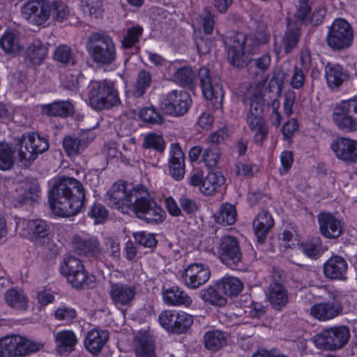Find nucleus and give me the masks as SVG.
<instances>
[{
	"label": "nucleus",
	"mask_w": 357,
	"mask_h": 357,
	"mask_svg": "<svg viewBox=\"0 0 357 357\" xmlns=\"http://www.w3.org/2000/svg\"><path fill=\"white\" fill-rule=\"evenodd\" d=\"M105 200L118 209L127 206L138 218L149 224L162 222L165 217V211L143 185L128 190L123 183H115L106 193Z\"/></svg>",
	"instance_id": "obj_1"
},
{
	"label": "nucleus",
	"mask_w": 357,
	"mask_h": 357,
	"mask_svg": "<svg viewBox=\"0 0 357 357\" xmlns=\"http://www.w3.org/2000/svg\"><path fill=\"white\" fill-rule=\"evenodd\" d=\"M49 204L59 217H71L79 213L85 202V190L82 183L72 177H61L49 193Z\"/></svg>",
	"instance_id": "obj_2"
},
{
	"label": "nucleus",
	"mask_w": 357,
	"mask_h": 357,
	"mask_svg": "<svg viewBox=\"0 0 357 357\" xmlns=\"http://www.w3.org/2000/svg\"><path fill=\"white\" fill-rule=\"evenodd\" d=\"M86 47L92 61L99 66L111 65L116 59L114 42L106 33L93 32L87 37Z\"/></svg>",
	"instance_id": "obj_3"
},
{
	"label": "nucleus",
	"mask_w": 357,
	"mask_h": 357,
	"mask_svg": "<svg viewBox=\"0 0 357 357\" xmlns=\"http://www.w3.org/2000/svg\"><path fill=\"white\" fill-rule=\"evenodd\" d=\"M90 106L96 110L109 109L120 105L121 100L113 82L91 80L88 86Z\"/></svg>",
	"instance_id": "obj_4"
},
{
	"label": "nucleus",
	"mask_w": 357,
	"mask_h": 357,
	"mask_svg": "<svg viewBox=\"0 0 357 357\" xmlns=\"http://www.w3.org/2000/svg\"><path fill=\"white\" fill-rule=\"evenodd\" d=\"M17 160L23 167H29L39 154L49 148L47 139L36 132H26L22 135L17 144Z\"/></svg>",
	"instance_id": "obj_5"
},
{
	"label": "nucleus",
	"mask_w": 357,
	"mask_h": 357,
	"mask_svg": "<svg viewBox=\"0 0 357 357\" xmlns=\"http://www.w3.org/2000/svg\"><path fill=\"white\" fill-rule=\"evenodd\" d=\"M331 119L343 132L357 131V98L342 100L333 106Z\"/></svg>",
	"instance_id": "obj_6"
},
{
	"label": "nucleus",
	"mask_w": 357,
	"mask_h": 357,
	"mask_svg": "<svg viewBox=\"0 0 357 357\" xmlns=\"http://www.w3.org/2000/svg\"><path fill=\"white\" fill-rule=\"evenodd\" d=\"M60 269L61 274L74 288H90L94 282V278L87 275L82 261L73 256H65Z\"/></svg>",
	"instance_id": "obj_7"
},
{
	"label": "nucleus",
	"mask_w": 357,
	"mask_h": 357,
	"mask_svg": "<svg viewBox=\"0 0 357 357\" xmlns=\"http://www.w3.org/2000/svg\"><path fill=\"white\" fill-rule=\"evenodd\" d=\"M350 338V330L347 326L327 328L314 337L317 348L326 351H336L344 347Z\"/></svg>",
	"instance_id": "obj_8"
},
{
	"label": "nucleus",
	"mask_w": 357,
	"mask_h": 357,
	"mask_svg": "<svg viewBox=\"0 0 357 357\" xmlns=\"http://www.w3.org/2000/svg\"><path fill=\"white\" fill-rule=\"evenodd\" d=\"M43 344L17 335H8L0 338V357H17L36 352Z\"/></svg>",
	"instance_id": "obj_9"
},
{
	"label": "nucleus",
	"mask_w": 357,
	"mask_h": 357,
	"mask_svg": "<svg viewBox=\"0 0 357 357\" xmlns=\"http://www.w3.org/2000/svg\"><path fill=\"white\" fill-rule=\"evenodd\" d=\"M354 40V32L351 24L343 18L335 19L328 27L326 41L334 50L349 47Z\"/></svg>",
	"instance_id": "obj_10"
},
{
	"label": "nucleus",
	"mask_w": 357,
	"mask_h": 357,
	"mask_svg": "<svg viewBox=\"0 0 357 357\" xmlns=\"http://www.w3.org/2000/svg\"><path fill=\"white\" fill-rule=\"evenodd\" d=\"M190 104V95L187 91L172 90L166 95L160 107L163 112L168 115L181 116L188 112Z\"/></svg>",
	"instance_id": "obj_11"
},
{
	"label": "nucleus",
	"mask_w": 357,
	"mask_h": 357,
	"mask_svg": "<svg viewBox=\"0 0 357 357\" xmlns=\"http://www.w3.org/2000/svg\"><path fill=\"white\" fill-rule=\"evenodd\" d=\"M320 289L325 291L333 301L313 305L310 308L312 316L320 321H327L337 317L342 311L338 294L331 291L326 287Z\"/></svg>",
	"instance_id": "obj_12"
},
{
	"label": "nucleus",
	"mask_w": 357,
	"mask_h": 357,
	"mask_svg": "<svg viewBox=\"0 0 357 357\" xmlns=\"http://www.w3.org/2000/svg\"><path fill=\"white\" fill-rule=\"evenodd\" d=\"M22 15L35 25L44 24L51 15V1L49 0H31L24 4Z\"/></svg>",
	"instance_id": "obj_13"
},
{
	"label": "nucleus",
	"mask_w": 357,
	"mask_h": 357,
	"mask_svg": "<svg viewBox=\"0 0 357 357\" xmlns=\"http://www.w3.org/2000/svg\"><path fill=\"white\" fill-rule=\"evenodd\" d=\"M218 255L221 261L231 269H238L242 254L236 238L225 236L220 238Z\"/></svg>",
	"instance_id": "obj_14"
},
{
	"label": "nucleus",
	"mask_w": 357,
	"mask_h": 357,
	"mask_svg": "<svg viewBox=\"0 0 357 357\" xmlns=\"http://www.w3.org/2000/svg\"><path fill=\"white\" fill-rule=\"evenodd\" d=\"M330 147L338 160L347 164L357 162V140L338 137L332 141Z\"/></svg>",
	"instance_id": "obj_15"
},
{
	"label": "nucleus",
	"mask_w": 357,
	"mask_h": 357,
	"mask_svg": "<svg viewBox=\"0 0 357 357\" xmlns=\"http://www.w3.org/2000/svg\"><path fill=\"white\" fill-rule=\"evenodd\" d=\"M72 246L74 251L79 255L96 257L105 261V264L108 261L103 256L101 245L96 238L75 235L72 239Z\"/></svg>",
	"instance_id": "obj_16"
},
{
	"label": "nucleus",
	"mask_w": 357,
	"mask_h": 357,
	"mask_svg": "<svg viewBox=\"0 0 357 357\" xmlns=\"http://www.w3.org/2000/svg\"><path fill=\"white\" fill-rule=\"evenodd\" d=\"M137 292V287L132 284L114 282L110 284L109 295L116 307H129L135 300Z\"/></svg>",
	"instance_id": "obj_17"
},
{
	"label": "nucleus",
	"mask_w": 357,
	"mask_h": 357,
	"mask_svg": "<svg viewBox=\"0 0 357 357\" xmlns=\"http://www.w3.org/2000/svg\"><path fill=\"white\" fill-rule=\"evenodd\" d=\"M225 43L227 47V59L230 64L236 68H243L245 34L243 33H235L228 37L225 40Z\"/></svg>",
	"instance_id": "obj_18"
},
{
	"label": "nucleus",
	"mask_w": 357,
	"mask_h": 357,
	"mask_svg": "<svg viewBox=\"0 0 357 357\" xmlns=\"http://www.w3.org/2000/svg\"><path fill=\"white\" fill-rule=\"evenodd\" d=\"M183 283L190 289H195L205 284L211 276L208 266L204 264H190L182 273Z\"/></svg>",
	"instance_id": "obj_19"
},
{
	"label": "nucleus",
	"mask_w": 357,
	"mask_h": 357,
	"mask_svg": "<svg viewBox=\"0 0 357 357\" xmlns=\"http://www.w3.org/2000/svg\"><path fill=\"white\" fill-rule=\"evenodd\" d=\"M321 234L327 238H337L342 233V221L329 212H323L317 215Z\"/></svg>",
	"instance_id": "obj_20"
},
{
	"label": "nucleus",
	"mask_w": 357,
	"mask_h": 357,
	"mask_svg": "<svg viewBox=\"0 0 357 357\" xmlns=\"http://www.w3.org/2000/svg\"><path fill=\"white\" fill-rule=\"evenodd\" d=\"M266 298L272 307L280 311L289 302V292L280 282H272L267 287Z\"/></svg>",
	"instance_id": "obj_21"
},
{
	"label": "nucleus",
	"mask_w": 357,
	"mask_h": 357,
	"mask_svg": "<svg viewBox=\"0 0 357 357\" xmlns=\"http://www.w3.org/2000/svg\"><path fill=\"white\" fill-rule=\"evenodd\" d=\"M109 332L95 328L89 331L84 340L87 351L93 355H98L109 340Z\"/></svg>",
	"instance_id": "obj_22"
},
{
	"label": "nucleus",
	"mask_w": 357,
	"mask_h": 357,
	"mask_svg": "<svg viewBox=\"0 0 357 357\" xmlns=\"http://www.w3.org/2000/svg\"><path fill=\"white\" fill-rule=\"evenodd\" d=\"M169 155V174L176 180H181L185 174V157L178 144H172Z\"/></svg>",
	"instance_id": "obj_23"
},
{
	"label": "nucleus",
	"mask_w": 357,
	"mask_h": 357,
	"mask_svg": "<svg viewBox=\"0 0 357 357\" xmlns=\"http://www.w3.org/2000/svg\"><path fill=\"white\" fill-rule=\"evenodd\" d=\"M274 225V220L271 213L263 211L258 213L252 222L255 235L259 243H264L267 234Z\"/></svg>",
	"instance_id": "obj_24"
},
{
	"label": "nucleus",
	"mask_w": 357,
	"mask_h": 357,
	"mask_svg": "<svg viewBox=\"0 0 357 357\" xmlns=\"http://www.w3.org/2000/svg\"><path fill=\"white\" fill-rule=\"evenodd\" d=\"M346 260L340 256H333L324 265V273L331 280H344L347 271Z\"/></svg>",
	"instance_id": "obj_25"
},
{
	"label": "nucleus",
	"mask_w": 357,
	"mask_h": 357,
	"mask_svg": "<svg viewBox=\"0 0 357 357\" xmlns=\"http://www.w3.org/2000/svg\"><path fill=\"white\" fill-rule=\"evenodd\" d=\"M26 229L30 239L37 243H45L46 240L50 238V227L43 220H29Z\"/></svg>",
	"instance_id": "obj_26"
},
{
	"label": "nucleus",
	"mask_w": 357,
	"mask_h": 357,
	"mask_svg": "<svg viewBox=\"0 0 357 357\" xmlns=\"http://www.w3.org/2000/svg\"><path fill=\"white\" fill-rule=\"evenodd\" d=\"M198 78L204 97L208 100L222 96L221 87L218 83H213L209 69L202 67L198 73Z\"/></svg>",
	"instance_id": "obj_27"
},
{
	"label": "nucleus",
	"mask_w": 357,
	"mask_h": 357,
	"mask_svg": "<svg viewBox=\"0 0 357 357\" xmlns=\"http://www.w3.org/2000/svg\"><path fill=\"white\" fill-rule=\"evenodd\" d=\"M137 357H155V343L151 335L139 332L135 338Z\"/></svg>",
	"instance_id": "obj_28"
},
{
	"label": "nucleus",
	"mask_w": 357,
	"mask_h": 357,
	"mask_svg": "<svg viewBox=\"0 0 357 357\" xmlns=\"http://www.w3.org/2000/svg\"><path fill=\"white\" fill-rule=\"evenodd\" d=\"M325 77L328 87L334 90L347 81L349 75L339 64L328 63L325 67Z\"/></svg>",
	"instance_id": "obj_29"
},
{
	"label": "nucleus",
	"mask_w": 357,
	"mask_h": 357,
	"mask_svg": "<svg viewBox=\"0 0 357 357\" xmlns=\"http://www.w3.org/2000/svg\"><path fill=\"white\" fill-rule=\"evenodd\" d=\"M86 134L79 136L68 135L63 139V147L68 156H76L83 152L89 144Z\"/></svg>",
	"instance_id": "obj_30"
},
{
	"label": "nucleus",
	"mask_w": 357,
	"mask_h": 357,
	"mask_svg": "<svg viewBox=\"0 0 357 357\" xmlns=\"http://www.w3.org/2000/svg\"><path fill=\"white\" fill-rule=\"evenodd\" d=\"M25 62L27 66L39 65L47 54V48L38 40H34L25 51Z\"/></svg>",
	"instance_id": "obj_31"
},
{
	"label": "nucleus",
	"mask_w": 357,
	"mask_h": 357,
	"mask_svg": "<svg viewBox=\"0 0 357 357\" xmlns=\"http://www.w3.org/2000/svg\"><path fill=\"white\" fill-rule=\"evenodd\" d=\"M215 286L227 298L236 296L243 289V283L237 278L227 276L215 282Z\"/></svg>",
	"instance_id": "obj_32"
},
{
	"label": "nucleus",
	"mask_w": 357,
	"mask_h": 357,
	"mask_svg": "<svg viewBox=\"0 0 357 357\" xmlns=\"http://www.w3.org/2000/svg\"><path fill=\"white\" fill-rule=\"evenodd\" d=\"M225 182V178L221 172L211 171L204 178L200 186V192L207 196L212 195Z\"/></svg>",
	"instance_id": "obj_33"
},
{
	"label": "nucleus",
	"mask_w": 357,
	"mask_h": 357,
	"mask_svg": "<svg viewBox=\"0 0 357 357\" xmlns=\"http://www.w3.org/2000/svg\"><path fill=\"white\" fill-rule=\"evenodd\" d=\"M165 303L169 305H184L188 307L192 303L191 298L180 288L172 287L163 293Z\"/></svg>",
	"instance_id": "obj_34"
},
{
	"label": "nucleus",
	"mask_w": 357,
	"mask_h": 357,
	"mask_svg": "<svg viewBox=\"0 0 357 357\" xmlns=\"http://www.w3.org/2000/svg\"><path fill=\"white\" fill-rule=\"evenodd\" d=\"M17 146L6 142H0V169L3 171L11 169L16 160L15 153Z\"/></svg>",
	"instance_id": "obj_35"
},
{
	"label": "nucleus",
	"mask_w": 357,
	"mask_h": 357,
	"mask_svg": "<svg viewBox=\"0 0 357 357\" xmlns=\"http://www.w3.org/2000/svg\"><path fill=\"white\" fill-rule=\"evenodd\" d=\"M17 192V195L13 197V204L15 207H20L24 203L37 200L40 190L37 185L26 184Z\"/></svg>",
	"instance_id": "obj_36"
},
{
	"label": "nucleus",
	"mask_w": 357,
	"mask_h": 357,
	"mask_svg": "<svg viewBox=\"0 0 357 357\" xmlns=\"http://www.w3.org/2000/svg\"><path fill=\"white\" fill-rule=\"evenodd\" d=\"M56 348L59 352L72 351L75 350L77 338L75 333L70 330H63L54 335Z\"/></svg>",
	"instance_id": "obj_37"
},
{
	"label": "nucleus",
	"mask_w": 357,
	"mask_h": 357,
	"mask_svg": "<svg viewBox=\"0 0 357 357\" xmlns=\"http://www.w3.org/2000/svg\"><path fill=\"white\" fill-rule=\"evenodd\" d=\"M249 128L252 135L254 142L259 146L263 144L268 135V126L264 119L259 116L250 118Z\"/></svg>",
	"instance_id": "obj_38"
},
{
	"label": "nucleus",
	"mask_w": 357,
	"mask_h": 357,
	"mask_svg": "<svg viewBox=\"0 0 357 357\" xmlns=\"http://www.w3.org/2000/svg\"><path fill=\"white\" fill-rule=\"evenodd\" d=\"M236 208L233 204L224 203L213 214V218L217 223L222 226H228L236 222Z\"/></svg>",
	"instance_id": "obj_39"
},
{
	"label": "nucleus",
	"mask_w": 357,
	"mask_h": 357,
	"mask_svg": "<svg viewBox=\"0 0 357 357\" xmlns=\"http://www.w3.org/2000/svg\"><path fill=\"white\" fill-rule=\"evenodd\" d=\"M200 298L214 306L222 307L227 303V298L216 286H209L199 291Z\"/></svg>",
	"instance_id": "obj_40"
},
{
	"label": "nucleus",
	"mask_w": 357,
	"mask_h": 357,
	"mask_svg": "<svg viewBox=\"0 0 357 357\" xmlns=\"http://www.w3.org/2000/svg\"><path fill=\"white\" fill-rule=\"evenodd\" d=\"M74 107L68 101L54 102L52 104L43 105L42 111L44 114L53 116L66 117L73 114Z\"/></svg>",
	"instance_id": "obj_41"
},
{
	"label": "nucleus",
	"mask_w": 357,
	"mask_h": 357,
	"mask_svg": "<svg viewBox=\"0 0 357 357\" xmlns=\"http://www.w3.org/2000/svg\"><path fill=\"white\" fill-rule=\"evenodd\" d=\"M226 335L219 330L209 331L204 335V347L211 351H218L226 344Z\"/></svg>",
	"instance_id": "obj_42"
},
{
	"label": "nucleus",
	"mask_w": 357,
	"mask_h": 357,
	"mask_svg": "<svg viewBox=\"0 0 357 357\" xmlns=\"http://www.w3.org/2000/svg\"><path fill=\"white\" fill-rule=\"evenodd\" d=\"M151 83L152 75L151 73L146 70H139L131 91L132 96L135 98L143 97L146 90L151 86Z\"/></svg>",
	"instance_id": "obj_43"
},
{
	"label": "nucleus",
	"mask_w": 357,
	"mask_h": 357,
	"mask_svg": "<svg viewBox=\"0 0 357 357\" xmlns=\"http://www.w3.org/2000/svg\"><path fill=\"white\" fill-rule=\"evenodd\" d=\"M271 61V56L265 54L260 57L249 60L247 62V70L250 75L257 77L268 69Z\"/></svg>",
	"instance_id": "obj_44"
},
{
	"label": "nucleus",
	"mask_w": 357,
	"mask_h": 357,
	"mask_svg": "<svg viewBox=\"0 0 357 357\" xmlns=\"http://www.w3.org/2000/svg\"><path fill=\"white\" fill-rule=\"evenodd\" d=\"M0 47L7 54H17L22 50L17 35L11 31H6L0 38Z\"/></svg>",
	"instance_id": "obj_45"
},
{
	"label": "nucleus",
	"mask_w": 357,
	"mask_h": 357,
	"mask_svg": "<svg viewBox=\"0 0 357 357\" xmlns=\"http://www.w3.org/2000/svg\"><path fill=\"white\" fill-rule=\"evenodd\" d=\"M5 301L8 305L17 310H25L27 308V299L22 289L13 288L8 290Z\"/></svg>",
	"instance_id": "obj_46"
},
{
	"label": "nucleus",
	"mask_w": 357,
	"mask_h": 357,
	"mask_svg": "<svg viewBox=\"0 0 357 357\" xmlns=\"http://www.w3.org/2000/svg\"><path fill=\"white\" fill-rule=\"evenodd\" d=\"M172 79L183 86H192L195 80V73L190 66L177 68L172 74Z\"/></svg>",
	"instance_id": "obj_47"
},
{
	"label": "nucleus",
	"mask_w": 357,
	"mask_h": 357,
	"mask_svg": "<svg viewBox=\"0 0 357 357\" xmlns=\"http://www.w3.org/2000/svg\"><path fill=\"white\" fill-rule=\"evenodd\" d=\"M299 247L306 256L312 259L319 257L324 252L321 240L319 237H314L302 242Z\"/></svg>",
	"instance_id": "obj_48"
},
{
	"label": "nucleus",
	"mask_w": 357,
	"mask_h": 357,
	"mask_svg": "<svg viewBox=\"0 0 357 357\" xmlns=\"http://www.w3.org/2000/svg\"><path fill=\"white\" fill-rule=\"evenodd\" d=\"M301 36L300 30L289 26L283 36L282 45L286 54H289L297 47Z\"/></svg>",
	"instance_id": "obj_49"
},
{
	"label": "nucleus",
	"mask_w": 357,
	"mask_h": 357,
	"mask_svg": "<svg viewBox=\"0 0 357 357\" xmlns=\"http://www.w3.org/2000/svg\"><path fill=\"white\" fill-rule=\"evenodd\" d=\"M326 13V9L322 6H319L314 9L312 13L311 10L307 11L303 17H298L296 19L306 25L318 26L323 22Z\"/></svg>",
	"instance_id": "obj_50"
},
{
	"label": "nucleus",
	"mask_w": 357,
	"mask_h": 357,
	"mask_svg": "<svg viewBox=\"0 0 357 357\" xmlns=\"http://www.w3.org/2000/svg\"><path fill=\"white\" fill-rule=\"evenodd\" d=\"M172 333L181 334L185 333L193 323L192 317L185 312H180L175 314V321Z\"/></svg>",
	"instance_id": "obj_51"
},
{
	"label": "nucleus",
	"mask_w": 357,
	"mask_h": 357,
	"mask_svg": "<svg viewBox=\"0 0 357 357\" xmlns=\"http://www.w3.org/2000/svg\"><path fill=\"white\" fill-rule=\"evenodd\" d=\"M54 59L65 66H73L76 59L71 48L67 45L59 46L54 52Z\"/></svg>",
	"instance_id": "obj_52"
},
{
	"label": "nucleus",
	"mask_w": 357,
	"mask_h": 357,
	"mask_svg": "<svg viewBox=\"0 0 357 357\" xmlns=\"http://www.w3.org/2000/svg\"><path fill=\"white\" fill-rule=\"evenodd\" d=\"M142 147L144 149H153L159 153H162L165 147V140L161 135L151 132L144 137Z\"/></svg>",
	"instance_id": "obj_53"
},
{
	"label": "nucleus",
	"mask_w": 357,
	"mask_h": 357,
	"mask_svg": "<svg viewBox=\"0 0 357 357\" xmlns=\"http://www.w3.org/2000/svg\"><path fill=\"white\" fill-rule=\"evenodd\" d=\"M81 8L84 13L99 18L102 15L103 8L100 0H82Z\"/></svg>",
	"instance_id": "obj_54"
},
{
	"label": "nucleus",
	"mask_w": 357,
	"mask_h": 357,
	"mask_svg": "<svg viewBox=\"0 0 357 357\" xmlns=\"http://www.w3.org/2000/svg\"><path fill=\"white\" fill-rule=\"evenodd\" d=\"M104 253L108 255L112 261L117 262L121 258V250L119 242L111 237L104 239Z\"/></svg>",
	"instance_id": "obj_55"
},
{
	"label": "nucleus",
	"mask_w": 357,
	"mask_h": 357,
	"mask_svg": "<svg viewBox=\"0 0 357 357\" xmlns=\"http://www.w3.org/2000/svg\"><path fill=\"white\" fill-rule=\"evenodd\" d=\"M220 150L217 145L211 144L203 151V160L209 168L215 167L220 158Z\"/></svg>",
	"instance_id": "obj_56"
},
{
	"label": "nucleus",
	"mask_w": 357,
	"mask_h": 357,
	"mask_svg": "<svg viewBox=\"0 0 357 357\" xmlns=\"http://www.w3.org/2000/svg\"><path fill=\"white\" fill-rule=\"evenodd\" d=\"M54 316L63 325H69L77 317V312L73 307L63 306L57 308L54 311Z\"/></svg>",
	"instance_id": "obj_57"
},
{
	"label": "nucleus",
	"mask_w": 357,
	"mask_h": 357,
	"mask_svg": "<svg viewBox=\"0 0 357 357\" xmlns=\"http://www.w3.org/2000/svg\"><path fill=\"white\" fill-rule=\"evenodd\" d=\"M143 29L140 26H134L128 29L126 35L122 40V46L124 49H130L139 42Z\"/></svg>",
	"instance_id": "obj_58"
},
{
	"label": "nucleus",
	"mask_w": 357,
	"mask_h": 357,
	"mask_svg": "<svg viewBox=\"0 0 357 357\" xmlns=\"http://www.w3.org/2000/svg\"><path fill=\"white\" fill-rule=\"evenodd\" d=\"M139 116L144 121L151 124H161L163 123V117L153 107L142 109L139 112Z\"/></svg>",
	"instance_id": "obj_59"
},
{
	"label": "nucleus",
	"mask_w": 357,
	"mask_h": 357,
	"mask_svg": "<svg viewBox=\"0 0 357 357\" xmlns=\"http://www.w3.org/2000/svg\"><path fill=\"white\" fill-rule=\"evenodd\" d=\"M69 15L66 5L62 2H51V15L56 21L62 22Z\"/></svg>",
	"instance_id": "obj_60"
},
{
	"label": "nucleus",
	"mask_w": 357,
	"mask_h": 357,
	"mask_svg": "<svg viewBox=\"0 0 357 357\" xmlns=\"http://www.w3.org/2000/svg\"><path fill=\"white\" fill-rule=\"evenodd\" d=\"M135 242L145 248H153L156 245L157 241L153 234L141 231L134 234Z\"/></svg>",
	"instance_id": "obj_61"
},
{
	"label": "nucleus",
	"mask_w": 357,
	"mask_h": 357,
	"mask_svg": "<svg viewBox=\"0 0 357 357\" xmlns=\"http://www.w3.org/2000/svg\"><path fill=\"white\" fill-rule=\"evenodd\" d=\"M84 79V77L82 75H73L71 74L66 75L63 78H62V86L68 90L72 91H77L79 88V85L80 82Z\"/></svg>",
	"instance_id": "obj_62"
},
{
	"label": "nucleus",
	"mask_w": 357,
	"mask_h": 357,
	"mask_svg": "<svg viewBox=\"0 0 357 357\" xmlns=\"http://www.w3.org/2000/svg\"><path fill=\"white\" fill-rule=\"evenodd\" d=\"M176 312L171 310H165L159 316V321L162 326L172 332Z\"/></svg>",
	"instance_id": "obj_63"
},
{
	"label": "nucleus",
	"mask_w": 357,
	"mask_h": 357,
	"mask_svg": "<svg viewBox=\"0 0 357 357\" xmlns=\"http://www.w3.org/2000/svg\"><path fill=\"white\" fill-rule=\"evenodd\" d=\"M200 23L206 34L208 35L213 33L214 26L213 17L206 8L204 9L202 15L200 16Z\"/></svg>",
	"instance_id": "obj_64"
}]
</instances>
